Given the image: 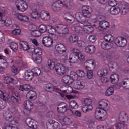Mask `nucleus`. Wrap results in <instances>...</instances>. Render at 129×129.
<instances>
[{
	"mask_svg": "<svg viewBox=\"0 0 129 129\" xmlns=\"http://www.w3.org/2000/svg\"><path fill=\"white\" fill-rule=\"evenodd\" d=\"M91 8L89 6H84L82 7V13L81 12H77L75 14V18L79 22H81L83 24L84 34H90L93 32V27L88 25L91 24L88 22L86 19H89L91 17V13L90 12Z\"/></svg>",
	"mask_w": 129,
	"mask_h": 129,
	"instance_id": "1",
	"label": "nucleus"
},
{
	"mask_svg": "<svg viewBox=\"0 0 129 129\" xmlns=\"http://www.w3.org/2000/svg\"><path fill=\"white\" fill-rule=\"evenodd\" d=\"M72 5L69 1H62L61 0H57L53 2L51 5V9L53 12L58 13L62 11V9L69 10L72 9Z\"/></svg>",
	"mask_w": 129,
	"mask_h": 129,
	"instance_id": "2",
	"label": "nucleus"
},
{
	"mask_svg": "<svg viewBox=\"0 0 129 129\" xmlns=\"http://www.w3.org/2000/svg\"><path fill=\"white\" fill-rule=\"evenodd\" d=\"M47 27L49 29V32L53 36H56V34L66 35L69 33L68 27L64 24H58L53 27L51 25H48Z\"/></svg>",
	"mask_w": 129,
	"mask_h": 129,
	"instance_id": "3",
	"label": "nucleus"
},
{
	"mask_svg": "<svg viewBox=\"0 0 129 129\" xmlns=\"http://www.w3.org/2000/svg\"><path fill=\"white\" fill-rule=\"evenodd\" d=\"M71 66L63 62V64L57 63L55 66V70L58 75H64L69 70H70Z\"/></svg>",
	"mask_w": 129,
	"mask_h": 129,
	"instance_id": "4",
	"label": "nucleus"
},
{
	"mask_svg": "<svg viewBox=\"0 0 129 129\" xmlns=\"http://www.w3.org/2000/svg\"><path fill=\"white\" fill-rule=\"evenodd\" d=\"M3 117L6 121L11 122V124L14 125L17 123L16 118L14 116V114L10 111H5L3 113Z\"/></svg>",
	"mask_w": 129,
	"mask_h": 129,
	"instance_id": "5",
	"label": "nucleus"
},
{
	"mask_svg": "<svg viewBox=\"0 0 129 129\" xmlns=\"http://www.w3.org/2000/svg\"><path fill=\"white\" fill-rule=\"evenodd\" d=\"M15 6L20 12H26L28 10V3L24 0H16Z\"/></svg>",
	"mask_w": 129,
	"mask_h": 129,
	"instance_id": "6",
	"label": "nucleus"
},
{
	"mask_svg": "<svg viewBox=\"0 0 129 129\" xmlns=\"http://www.w3.org/2000/svg\"><path fill=\"white\" fill-rule=\"evenodd\" d=\"M78 62V57L77 55H73V54H71L70 56L66 57L63 61V63L67 64L68 66H71V69H72V64H75V63H77Z\"/></svg>",
	"mask_w": 129,
	"mask_h": 129,
	"instance_id": "7",
	"label": "nucleus"
},
{
	"mask_svg": "<svg viewBox=\"0 0 129 129\" xmlns=\"http://www.w3.org/2000/svg\"><path fill=\"white\" fill-rule=\"evenodd\" d=\"M115 44L117 47H125L127 41L124 37H119L115 39Z\"/></svg>",
	"mask_w": 129,
	"mask_h": 129,
	"instance_id": "8",
	"label": "nucleus"
},
{
	"mask_svg": "<svg viewBox=\"0 0 129 129\" xmlns=\"http://www.w3.org/2000/svg\"><path fill=\"white\" fill-rule=\"evenodd\" d=\"M104 114L101 115V111H100V109L99 108H97L96 109L95 112V117L97 120H101L102 118H106L107 116V112L106 110H104L103 112Z\"/></svg>",
	"mask_w": 129,
	"mask_h": 129,
	"instance_id": "9",
	"label": "nucleus"
},
{
	"mask_svg": "<svg viewBox=\"0 0 129 129\" xmlns=\"http://www.w3.org/2000/svg\"><path fill=\"white\" fill-rule=\"evenodd\" d=\"M76 74L74 71H71L70 76H64L62 78V81H77V77H75Z\"/></svg>",
	"mask_w": 129,
	"mask_h": 129,
	"instance_id": "10",
	"label": "nucleus"
},
{
	"mask_svg": "<svg viewBox=\"0 0 129 129\" xmlns=\"http://www.w3.org/2000/svg\"><path fill=\"white\" fill-rule=\"evenodd\" d=\"M111 83L112 84H115L113 85L114 88H117L119 89L121 87V86H123V88L125 89H129V81L128 82H121V83H117V82L112 81Z\"/></svg>",
	"mask_w": 129,
	"mask_h": 129,
	"instance_id": "11",
	"label": "nucleus"
},
{
	"mask_svg": "<svg viewBox=\"0 0 129 129\" xmlns=\"http://www.w3.org/2000/svg\"><path fill=\"white\" fill-rule=\"evenodd\" d=\"M53 43L54 41L51 37L46 36L43 38L42 44L45 47H47V48H51V47H53Z\"/></svg>",
	"mask_w": 129,
	"mask_h": 129,
	"instance_id": "12",
	"label": "nucleus"
},
{
	"mask_svg": "<svg viewBox=\"0 0 129 129\" xmlns=\"http://www.w3.org/2000/svg\"><path fill=\"white\" fill-rule=\"evenodd\" d=\"M51 18V16L49 12L47 11H42L40 13L39 19L43 21H49Z\"/></svg>",
	"mask_w": 129,
	"mask_h": 129,
	"instance_id": "13",
	"label": "nucleus"
},
{
	"mask_svg": "<svg viewBox=\"0 0 129 129\" xmlns=\"http://www.w3.org/2000/svg\"><path fill=\"white\" fill-rule=\"evenodd\" d=\"M80 24H76L74 25V28L75 30V32L77 33V34H79L80 35H83L84 34V29L81 27V25H82V22Z\"/></svg>",
	"mask_w": 129,
	"mask_h": 129,
	"instance_id": "14",
	"label": "nucleus"
},
{
	"mask_svg": "<svg viewBox=\"0 0 129 129\" xmlns=\"http://www.w3.org/2000/svg\"><path fill=\"white\" fill-rule=\"evenodd\" d=\"M59 126V123L53 120H48L47 122V129H55L57 128Z\"/></svg>",
	"mask_w": 129,
	"mask_h": 129,
	"instance_id": "15",
	"label": "nucleus"
},
{
	"mask_svg": "<svg viewBox=\"0 0 129 129\" xmlns=\"http://www.w3.org/2000/svg\"><path fill=\"white\" fill-rule=\"evenodd\" d=\"M34 73L33 70L31 71L30 70H27L24 76V77L25 78L27 81H30L34 79Z\"/></svg>",
	"mask_w": 129,
	"mask_h": 129,
	"instance_id": "16",
	"label": "nucleus"
},
{
	"mask_svg": "<svg viewBox=\"0 0 129 129\" xmlns=\"http://www.w3.org/2000/svg\"><path fill=\"white\" fill-rule=\"evenodd\" d=\"M55 50L59 54H63L66 52L65 46L62 43H58L55 45Z\"/></svg>",
	"mask_w": 129,
	"mask_h": 129,
	"instance_id": "17",
	"label": "nucleus"
},
{
	"mask_svg": "<svg viewBox=\"0 0 129 129\" xmlns=\"http://www.w3.org/2000/svg\"><path fill=\"white\" fill-rule=\"evenodd\" d=\"M45 89L50 92H52V91L58 93L60 92V89L54 87V85L52 84H47L45 85Z\"/></svg>",
	"mask_w": 129,
	"mask_h": 129,
	"instance_id": "18",
	"label": "nucleus"
},
{
	"mask_svg": "<svg viewBox=\"0 0 129 129\" xmlns=\"http://www.w3.org/2000/svg\"><path fill=\"white\" fill-rule=\"evenodd\" d=\"M110 27L109 23L105 20H103L99 22V28L101 30H106Z\"/></svg>",
	"mask_w": 129,
	"mask_h": 129,
	"instance_id": "19",
	"label": "nucleus"
},
{
	"mask_svg": "<svg viewBox=\"0 0 129 129\" xmlns=\"http://www.w3.org/2000/svg\"><path fill=\"white\" fill-rule=\"evenodd\" d=\"M57 111L60 113H64L67 111V104L62 102L59 104L57 107Z\"/></svg>",
	"mask_w": 129,
	"mask_h": 129,
	"instance_id": "20",
	"label": "nucleus"
},
{
	"mask_svg": "<svg viewBox=\"0 0 129 129\" xmlns=\"http://www.w3.org/2000/svg\"><path fill=\"white\" fill-rule=\"evenodd\" d=\"M29 53H34L35 55L36 56H42V55H43V51L40 48L35 49L34 47H33L32 48L29 49Z\"/></svg>",
	"mask_w": 129,
	"mask_h": 129,
	"instance_id": "21",
	"label": "nucleus"
},
{
	"mask_svg": "<svg viewBox=\"0 0 129 129\" xmlns=\"http://www.w3.org/2000/svg\"><path fill=\"white\" fill-rule=\"evenodd\" d=\"M124 5L120 9V13L122 15H126L129 12V4L126 2L123 3Z\"/></svg>",
	"mask_w": 129,
	"mask_h": 129,
	"instance_id": "22",
	"label": "nucleus"
},
{
	"mask_svg": "<svg viewBox=\"0 0 129 129\" xmlns=\"http://www.w3.org/2000/svg\"><path fill=\"white\" fill-rule=\"evenodd\" d=\"M96 51L95 46L93 45H89L85 48V52L87 54H93Z\"/></svg>",
	"mask_w": 129,
	"mask_h": 129,
	"instance_id": "23",
	"label": "nucleus"
},
{
	"mask_svg": "<svg viewBox=\"0 0 129 129\" xmlns=\"http://www.w3.org/2000/svg\"><path fill=\"white\" fill-rule=\"evenodd\" d=\"M101 47L103 50H110L113 47V45L110 42L103 41L101 42Z\"/></svg>",
	"mask_w": 129,
	"mask_h": 129,
	"instance_id": "24",
	"label": "nucleus"
},
{
	"mask_svg": "<svg viewBox=\"0 0 129 129\" xmlns=\"http://www.w3.org/2000/svg\"><path fill=\"white\" fill-rule=\"evenodd\" d=\"M63 18L68 23H72L74 22V17L70 13L66 12L63 14Z\"/></svg>",
	"mask_w": 129,
	"mask_h": 129,
	"instance_id": "25",
	"label": "nucleus"
},
{
	"mask_svg": "<svg viewBox=\"0 0 129 129\" xmlns=\"http://www.w3.org/2000/svg\"><path fill=\"white\" fill-rule=\"evenodd\" d=\"M78 39L79 37L77 35L72 34L68 38L67 41L69 43L74 44V43H77L78 42Z\"/></svg>",
	"mask_w": 129,
	"mask_h": 129,
	"instance_id": "26",
	"label": "nucleus"
},
{
	"mask_svg": "<svg viewBox=\"0 0 129 129\" xmlns=\"http://www.w3.org/2000/svg\"><path fill=\"white\" fill-rule=\"evenodd\" d=\"M84 66L85 69H91L94 68V60L89 59L84 62Z\"/></svg>",
	"mask_w": 129,
	"mask_h": 129,
	"instance_id": "27",
	"label": "nucleus"
},
{
	"mask_svg": "<svg viewBox=\"0 0 129 129\" xmlns=\"http://www.w3.org/2000/svg\"><path fill=\"white\" fill-rule=\"evenodd\" d=\"M99 106L100 107V109H102V110H104L105 108H106L107 106H108V101L103 99L100 101L98 103Z\"/></svg>",
	"mask_w": 129,
	"mask_h": 129,
	"instance_id": "28",
	"label": "nucleus"
},
{
	"mask_svg": "<svg viewBox=\"0 0 129 129\" xmlns=\"http://www.w3.org/2000/svg\"><path fill=\"white\" fill-rule=\"evenodd\" d=\"M24 103L25 109L27 111L30 112L31 110L34 108V104L30 101H26Z\"/></svg>",
	"mask_w": 129,
	"mask_h": 129,
	"instance_id": "29",
	"label": "nucleus"
},
{
	"mask_svg": "<svg viewBox=\"0 0 129 129\" xmlns=\"http://www.w3.org/2000/svg\"><path fill=\"white\" fill-rule=\"evenodd\" d=\"M26 123L27 125L30 127V128L34 129L35 128V126H36V123L34 122V120L30 118H28L26 119Z\"/></svg>",
	"mask_w": 129,
	"mask_h": 129,
	"instance_id": "30",
	"label": "nucleus"
},
{
	"mask_svg": "<svg viewBox=\"0 0 129 129\" xmlns=\"http://www.w3.org/2000/svg\"><path fill=\"white\" fill-rule=\"evenodd\" d=\"M26 96L27 97H29L30 99L35 100L37 98V93L35 91L30 90L27 93Z\"/></svg>",
	"mask_w": 129,
	"mask_h": 129,
	"instance_id": "31",
	"label": "nucleus"
},
{
	"mask_svg": "<svg viewBox=\"0 0 129 129\" xmlns=\"http://www.w3.org/2000/svg\"><path fill=\"white\" fill-rule=\"evenodd\" d=\"M120 12V8L119 7H111L110 9V13L111 15H118Z\"/></svg>",
	"mask_w": 129,
	"mask_h": 129,
	"instance_id": "32",
	"label": "nucleus"
},
{
	"mask_svg": "<svg viewBox=\"0 0 129 129\" xmlns=\"http://www.w3.org/2000/svg\"><path fill=\"white\" fill-rule=\"evenodd\" d=\"M75 73L76 74L75 77H77V80H78V77L82 78L85 76V73L82 70H78Z\"/></svg>",
	"mask_w": 129,
	"mask_h": 129,
	"instance_id": "33",
	"label": "nucleus"
},
{
	"mask_svg": "<svg viewBox=\"0 0 129 129\" xmlns=\"http://www.w3.org/2000/svg\"><path fill=\"white\" fill-rule=\"evenodd\" d=\"M21 48H22L23 50L24 51H28L29 52V50L30 49H32L33 47H29V45H28V43L25 42H21L20 44Z\"/></svg>",
	"mask_w": 129,
	"mask_h": 129,
	"instance_id": "34",
	"label": "nucleus"
},
{
	"mask_svg": "<svg viewBox=\"0 0 129 129\" xmlns=\"http://www.w3.org/2000/svg\"><path fill=\"white\" fill-rule=\"evenodd\" d=\"M17 18H18L19 21H21V22H29V20H30L28 16L22 14L17 15Z\"/></svg>",
	"mask_w": 129,
	"mask_h": 129,
	"instance_id": "35",
	"label": "nucleus"
},
{
	"mask_svg": "<svg viewBox=\"0 0 129 129\" xmlns=\"http://www.w3.org/2000/svg\"><path fill=\"white\" fill-rule=\"evenodd\" d=\"M30 15L31 18L34 20H38V19H40V13H39L38 11H34L30 12Z\"/></svg>",
	"mask_w": 129,
	"mask_h": 129,
	"instance_id": "36",
	"label": "nucleus"
},
{
	"mask_svg": "<svg viewBox=\"0 0 129 129\" xmlns=\"http://www.w3.org/2000/svg\"><path fill=\"white\" fill-rule=\"evenodd\" d=\"M9 94L7 93H4L0 90V98L4 100V101H8L9 100Z\"/></svg>",
	"mask_w": 129,
	"mask_h": 129,
	"instance_id": "37",
	"label": "nucleus"
},
{
	"mask_svg": "<svg viewBox=\"0 0 129 129\" xmlns=\"http://www.w3.org/2000/svg\"><path fill=\"white\" fill-rule=\"evenodd\" d=\"M111 87H109L108 89H107L105 92V95L106 96H110V95H112L113 93H114V89L113 88V85H115V84H113Z\"/></svg>",
	"mask_w": 129,
	"mask_h": 129,
	"instance_id": "38",
	"label": "nucleus"
},
{
	"mask_svg": "<svg viewBox=\"0 0 129 129\" xmlns=\"http://www.w3.org/2000/svg\"><path fill=\"white\" fill-rule=\"evenodd\" d=\"M83 103L86 106H88V107H90V106H92L91 104H92V100L89 98L83 99L82 100Z\"/></svg>",
	"mask_w": 129,
	"mask_h": 129,
	"instance_id": "39",
	"label": "nucleus"
},
{
	"mask_svg": "<svg viewBox=\"0 0 129 129\" xmlns=\"http://www.w3.org/2000/svg\"><path fill=\"white\" fill-rule=\"evenodd\" d=\"M47 67L49 70H53L55 68L56 65L54 60H48L47 62Z\"/></svg>",
	"mask_w": 129,
	"mask_h": 129,
	"instance_id": "40",
	"label": "nucleus"
},
{
	"mask_svg": "<svg viewBox=\"0 0 129 129\" xmlns=\"http://www.w3.org/2000/svg\"><path fill=\"white\" fill-rule=\"evenodd\" d=\"M97 75L100 76V77L107 75V70L103 69L99 70L97 72Z\"/></svg>",
	"mask_w": 129,
	"mask_h": 129,
	"instance_id": "41",
	"label": "nucleus"
},
{
	"mask_svg": "<svg viewBox=\"0 0 129 129\" xmlns=\"http://www.w3.org/2000/svg\"><path fill=\"white\" fill-rule=\"evenodd\" d=\"M69 107L72 109H77L78 108V104L75 100H72L70 102Z\"/></svg>",
	"mask_w": 129,
	"mask_h": 129,
	"instance_id": "42",
	"label": "nucleus"
},
{
	"mask_svg": "<svg viewBox=\"0 0 129 129\" xmlns=\"http://www.w3.org/2000/svg\"><path fill=\"white\" fill-rule=\"evenodd\" d=\"M109 79L110 81H119V75L117 74H113L110 76Z\"/></svg>",
	"mask_w": 129,
	"mask_h": 129,
	"instance_id": "43",
	"label": "nucleus"
},
{
	"mask_svg": "<svg viewBox=\"0 0 129 129\" xmlns=\"http://www.w3.org/2000/svg\"><path fill=\"white\" fill-rule=\"evenodd\" d=\"M11 99L14 100V102H19L21 99L20 95L18 93H15L12 97Z\"/></svg>",
	"mask_w": 129,
	"mask_h": 129,
	"instance_id": "44",
	"label": "nucleus"
},
{
	"mask_svg": "<svg viewBox=\"0 0 129 129\" xmlns=\"http://www.w3.org/2000/svg\"><path fill=\"white\" fill-rule=\"evenodd\" d=\"M104 39L106 42H112L113 41V36L111 34H106L104 36Z\"/></svg>",
	"mask_w": 129,
	"mask_h": 129,
	"instance_id": "45",
	"label": "nucleus"
},
{
	"mask_svg": "<svg viewBox=\"0 0 129 129\" xmlns=\"http://www.w3.org/2000/svg\"><path fill=\"white\" fill-rule=\"evenodd\" d=\"M115 127L117 129H127V125L121 123L116 124Z\"/></svg>",
	"mask_w": 129,
	"mask_h": 129,
	"instance_id": "46",
	"label": "nucleus"
},
{
	"mask_svg": "<svg viewBox=\"0 0 129 129\" xmlns=\"http://www.w3.org/2000/svg\"><path fill=\"white\" fill-rule=\"evenodd\" d=\"M75 86L77 89H82L84 88V84L80 81L76 82L75 84Z\"/></svg>",
	"mask_w": 129,
	"mask_h": 129,
	"instance_id": "47",
	"label": "nucleus"
},
{
	"mask_svg": "<svg viewBox=\"0 0 129 129\" xmlns=\"http://www.w3.org/2000/svg\"><path fill=\"white\" fill-rule=\"evenodd\" d=\"M93 108L92 106L88 107L85 105L82 108V111L83 112H85V113H86V112H88V111H90V110H92Z\"/></svg>",
	"mask_w": 129,
	"mask_h": 129,
	"instance_id": "48",
	"label": "nucleus"
},
{
	"mask_svg": "<svg viewBox=\"0 0 129 129\" xmlns=\"http://www.w3.org/2000/svg\"><path fill=\"white\" fill-rule=\"evenodd\" d=\"M88 41L89 43L94 44L96 42V37L94 35H90L88 38Z\"/></svg>",
	"mask_w": 129,
	"mask_h": 129,
	"instance_id": "49",
	"label": "nucleus"
},
{
	"mask_svg": "<svg viewBox=\"0 0 129 129\" xmlns=\"http://www.w3.org/2000/svg\"><path fill=\"white\" fill-rule=\"evenodd\" d=\"M33 60L37 64H41L42 61H43V58H42V55H39L36 56V58H33Z\"/></svg>",
	"mask_w": 129,
	"mask_h": 129,
	"instance_id": "50",
	"label": "nucleus"
},
{
	"mask_svg": "<svg viewBox=\"0 0 129 129\" xmlns=\"http://www.w3.org/2000/svg\"><path fill=\"white\" fill-rule=\"evenodd\" d=\"M31 35L32 36H33V37H36L37 38H39V37L41 36V32L39 31V30L37 29L34 31L31 32Z\"/></svg>",
	"mask_w": 129,
	"mask_h": 129,
	"instance_id": "51",
	"label": "nucleus"
},
{
	"mask_svg": "<svg viewBox=\"0 0 129 129\" xmlns=\"http://www.w3.org/2000/svg\"><path fill=\"white\" fill-rule=\"evenodd\" d=\"M32 71L33 72V75H40L41 74V69L39 68H34V69H32Z\"/></svg>",
	"mask_w": 129,
	"mask_h": 129,
	"instance_id": "52",
	"label": "nucleus"
},
{
	"mask_svg": "<svg viewBox=\"0 0 129 129\" xmlns=\"http://www.w3.org/2000/svg\"><path fill=\"white\" fill-rule=\"evenodd\" d=\"M10 48L11 50H13L14 52H17L18 51V45L16 43H12L10 46Z\"/></svg>",
	"mask_w": 129,
	"mask_h": 129,
	"instance_id": "53",
	"label": "nucleus"
},
{
	"mask_svg": "<svg viewBox=\"0 0 129 129\" xmlns=\"http://www.w3.org/2000/svg\"><path fill=\"white\" fill-rule=\"evenodd\" d=\"M39 29L40 33H45L47 31V26L45 25H40Z\"/></svg>",
	"mask_w": 129,
	"mask_h": 129,
	"instance_id": "54",
	"label": "nucleus"
},
{
	"mask_svg": "<svg viewBox=\"0 0 129 129\" xmlns=\"http://www.w3.org/2000/svg\"><path fill=\"white\" fill-rule=\"evenodd\" d=\"M63 122H64V124L66 125H70L72 123V121L70 118L66 117L62 120Z\"/></svg>",
	"mask_w": 129,
	"mask_h": 129,
	"instance_id": "55",
	"label": "nucleus"
},
{
	"mask_svg": "<svg viewBox=\"0 0 129 129\" xmlns=\"http://www.w3.org/2000/svg\"><path fill=\"white\" fill-rule=\"evenodd\" d=\"M86 70H88L87 72V77L89 79H91L93 77V72L91 70V69H86Z\"/></svg>",
	"mask_w": 129,
	"mask_h": 129,
	"instance_id": "56",
	"label": "nucleus"
},
{
	"mask_svg": "<svg viewBox=\"0 0 129 129\" xmlns=\"http://www.w3.org/2000/svg\"><path fill=\"white\" fill-rule=\"evenodd\" d=\"M85 45V42L82 40H78L76 43V46L79 48H82V47H84Z\"/></svg>",
	"mask_w": 129,
	"mask_h": 129,
	"instance_id": "57",
	"label": "nucleus"
},
{
	"mask_svg": "<svg viewBox=\"0 0 129 129\" xmlns=\"http://www.w3.org/2000/svg\"><path fill=\"white\" fill-rule=\"evenodd\" d=\"M29 29L30 31H31V32H34L38 30V27H37V26L34 24H30L29 26Z\"/></svg>",
	"mask_w": 129,
	"mask_h": 129,
	"instance_id": "58",
	"label": "nucleus"
},
{
	"mask_svg": "<svg viewBox=\"0 0 129 129\" xmlns=\"http://www.w3.org/2000/svg\"><path fill=\"white\" fill-rule=\"evenodd\" d=\"M1 22L2 23V24H5V25L7 26H11L12 24V20H11V19H6L5 21H1Z\"/></svg>",
	"mask_w": 129,
	"mask_h": 129,
	"instance_id": "59",
	"label": "nucleus"
},
{
	"mask_svg": "<svg viewBox=\"0 0 129 129\" xmlns=\"http://www.w3.org/2000/svg\"><path fill=\"white\" fill-rule=\"evenodd\" d=\"M126 117H127V115L126 114V113H125V112H121L120 113L119 117L120 119H125Z\"/></svg>",
	"mask_w": 129,
	"mask_h": 129,
	"instance_id": "60",
	"label": "nucleus"
},
{
	"mask_svg": "<svg viewBox=\"0 0 129 129\" xmlns=\"http://www.w3.org/2000/svg\"><path fill=\"white\" fill-rule=\"evenodd\" d=\"M108 5L110 7H113L117 5V2L115 0H109L108 2Z\"/></svg>",
	"mask_w": 129,
	"mask_h": 129,
	"instance_id": "61",
	"label": "nucleus"
},
{
	"mask_svg": "<svg viewBox=\"0 0 129 129\" xmlns=\"http://www.w3.org/2000/svg\"><path fill=\"white\" fill-rule=\"evenodd\" d=\"M71 52L72 53V54H74L75 56H77L81 53V52H80L79 50L76 48H73Z\"/></svg>",
	"mask_w": 129,
	"mask_h": 129,
	"instance_id": "62",
	"label": "nucleus"
},
{
	"mask_svg": "<svg viewBox=\"0 0 129 129\" xmlns=\"http://www.w3.org/2000/svg\"><path fill=\"white\" fill-rule=\"evenodd\" d=\"M12 33L13 35H16V36H18V35L19 34H21V30H20V29H14L12 31Z\"/></svg>",
	"mask_w": 129,
	"mask_h": 129,
	"instance_id": "63",
	"label": "nucleus"
},
{
	"mask_svg": "<svg viewBox=\"0 0 129 129\" xmlns=\"http://www.w3.org/2000/svg\"><path fill=\"white\" fill-rule=\"evenodd\" d=\"M46 116L49 118H53V117H55V114L53 111H50L47 113Z\"/></svg>",
	"mask_w": 129,
	"mask_h": 129,
	"instance_id": "64",
	"label": "nucleus"
}]
</instances>
